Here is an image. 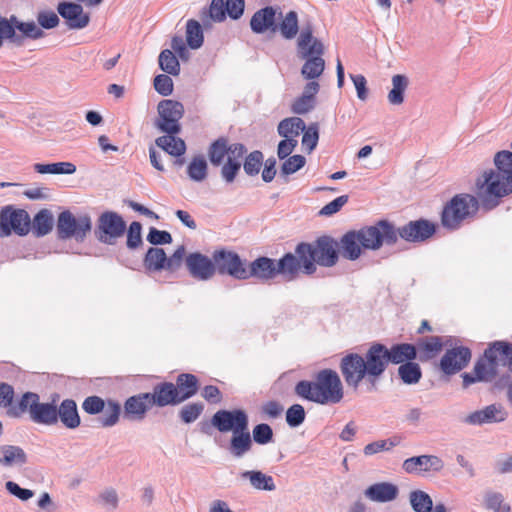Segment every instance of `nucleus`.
<instances>
[{"mask_svg": "<svg viewBox=\"0 0 512 512\" xmlns=\"http://www.w3.org/2000/svg\"><path fill=\"white\" fill-rule=\"evenodd\" d=\"M479 208L478 199L470 194H459L451 199L442 212V224L449 229L458 228L461 223L473 217Z\"/></svg>", "mask_w": 512, "mask_h": 512, "instance_id": "nucleus-8", "label": "nucleus"}, {"mask_svg": "<svg viewBox=\"0 0 512 512\" xmlns=\"http://www.w3.org/2000/svg\"><path fill=\"white\" fill-rule=\"evenodd\" d=\"M211 424L222 433L248 429V416L244 410H219L211 419Z\"/></svg>", "mask_w": 512, "mask_h": 512, "instance_id": "nucleus-13", "label": "nucleus"}, {"mask_svg": "<svg viewBox=\"0 0 512 512\" xmlns=\"http://www.w3.org/2000/svg\"><path fill=\"white\" fill-rule=\"evenodd\" d=\"M152 405L158 407H165L168 405L179 404L177 393L175 390V384L171 382H163L157 384L152 393H149Z\"/></svg>", "mask_w": 512, "mask_h": 512, "instance_id": "nucleus-25", "label": "nucleus"}, {"mask_svg": "<svg viewBox=\"0 0 512 512\" xmlns=\"http://www.w3.org/2000/svg\"><path fill=\"white\" fill-rule=\"evenodd\" d=\"M305 410L300 404H293L286 412V422L290 427H298L305 420Z\"/></svg>", "mask_w": 512, "mask_h": 512, "instance_id": "nucleus-57", "label": "nucleus"}, {"mask_svg": "<svg viewBox=\"0 0 512 512\" xmlns=\"http://www.w3.org/2000/svg\"><path fill=\"white\" fill-rule=\"evenodd\" d=\"M399 444V441L396 438H391L387 440H379L372 443L367 444L363 452L366 456H372L381 451H389L393 447Z\"/></svg>", "mask_w": 512, "mask_h": 512, "instance_id": "nucleus-53", "label": "nucleus"}, {"mask_svg": "<svg viewBox=\"0 0 512 512\" xmlns=\"http://www.w3.org/2000/svg\"><path fill=\"white\" fill-rule=\"evenodd\" d=\"M495 169L484 171L476 180V194L487 209L498 205V199L512 193V152L499 151L494 156Z\"/></svg>", "mask_w": 512, "mask_h": 512, "instance_id": "nucleus-2", "label": "nucleus"}, {"mask_svg": "<svg viewBox=\"0 0 512 512\" xmlns=\"http://www.w3.org/2000/svg\"><path fill=\"white\" fill-rule=\"evenodd\" d=\"M336 242L329 237L319 238L314 245L308 243H300L296 247V253L303 263V272L305 274H313L316 271L315 263L331 267L338 260L336 250Z\"/></svg>", "mask_w": 512, "mask_h": 512, "instance_id": "nucleus-5", "label": "nucleus"}, {"mask_svg": "<svg viewBox=\"0 0 512 512\" xmlns=\"http://www.w3.org/2000/svg\"><path fill=\"white\" fill-rule=\"evenodd\" d=\"M4 39H8L13 43L20 44L22 37L16 33H13V29L8 23V19L0 18V47L2 46Z\"/></svg>", "mask_w": 512, "mask_h": 512, "instance_id": "nucleus-63", "label": "nucleus"}, {"mask_svg": "<svg viewBox=\"0 0 512 512\" xmlns=\"http://www.w3.org/2000/svg\"><path fill=\"white\" fill-rule=\"evenodd\" d=\"M410 504L415 512H431L432 499L424 491H412L409 496Z\"/></svg>", "mask_w": 512, "mask_h": 512, "instance_id": "nucleus-47", "label": "nucleus"}, {"mask_svg": "<svg viewBox=\"0 0 512 512\" xmlns=\"http://www.w3.org/2000/svg\"><path fill=\"white\" fill-rule=\"evenodd\" d=\"M27 457L24 450L19 446L4 445L0 447V464L5 467L23 465Z\"/></svg>", "mask_w": 512, "mask_h": 512, "instance_id": "nucleus-34", "label": "nucleus"}, {"mask_svg": "<svg viewBox=\"0 0 512 512\" xmlns=\"http://www.w3.org/2000/svg\"><path fill=\"white\" fill-rule=\"evenodd\" d=\"M160 68L168 74L178 75L180 72V64L172 51L166 49L159 55Z\"/></svg>", "mask_w": 512, "mask_h": 512, "instance_id": "nucleus-50", "label": "nucleus"}, {"mask_svg": "<svg viewBox=\"0 0 512 512\" xmlns=\"http://www.w3.org/2000/svg\"><path fill=\"white\" fill-rule=\"evenodd\" d=\"M191 180L201 182L207 177V162L203 156H196L192 159L187 168Z\"/></svg>", "mask_w": 512, "mask_h": 512, "instance_id": "nucleus-49", "label": "nucleus"}, {"mask_svg": "<svg viewBox=\"0 0 512 512\" xmlns=\"http://www.w3.org/2000/svg\"><path fill=\"white\" fill-rule=\"evenodd\" d=\"M158 118L155 121V127L166 134H178L181 131L180 119L184 115V106L182 103L165 99L158 103Z\"/></svg>", "mask_w": 512, "mask_h": 512, "instance_id": "nucleus-10", "label": "nucleus"}, {"mask_svg": "<svg viewBox=\"0 0 512 512\" xmlns=\"http://www.w3.org/2000/svg\"><path fill=\"white\" fill-rule=\"evenodd\" d=\"M507 416V411L501 405L492 404L470 413L464 418V422L469 425L499 423L503 422Z\"/></svg>", "mask_w": 512, "mask_h": 512, "instance_id": "nucleus-21", "label": "nucleus"}, {"mask_svg": "<svg viewBox=\"0 0 512 512\" xmlns=\"http://www.w3.org/2000/svg\"><path fill=\"white\" fill-rule=\"evenodd\" d=\"M120 411V404L109 400L105 403V408L102 410L103 415L100 417L99 422L103 427L114 426L119 420Z\"/></svg>", "mask_w": 512, "mask_h": 512, "instance_id": "nucleus-46", "label": "nucleus"}, {"mask_svg": "<svg viewBox=\"0 0 512 512\" xmlns=\"http://www.w3.org/2000/svg\"><path fill=\"white\" fill-rule=\"evenodd\" d=\"M305 62L301 68V75L306 80H315L319 78L325 69V60L321 56L304 59Z\"/></svg>", "mask_w": 512, "mask_h": 512, "instance_id": "nucleus-40", "label": "nucleus"}, {"mask_svg": "<svg viewBox=\"0 0 512 512\" xmlns=\"http://www.w3.org/2000/svg\"><path fill=\"white\" fill-rule=\"evenodd\" d=\"M177 134H166L156 139V145L168 154L180 157L186 151L184 140L176 136Z\"/></svg>", "mask_w": 512, "mask_h": 512, "instance_id": "nucleus-35", "label": "nucleus"}, {"mask_svg": "<svg viewBox=\"0 0 512 512\" xmlns=\"http://www.w3.org/2000/svg\"><path fill=\"white\" fill-rule=\"evenodd\" d=\"M252 436L257 444L265 445L272 441L273 430L268 424L261 423L253 428Z\"/></svg>", "mask_w": 512, "mask_h": 512, "instance_id": "nucleus-56", "label": "nucleus"}, {"mask_svg": "<svg viewBox=\"0 0 512 512\" xmlns=\"http://www.w3.org/2000/svg\"><path fill=\"white\" fill-rule=\"evenodd\" d=\"M167 256L161 248H150L145 256V266L148 270L159 271L166 269Z\"/></svg>", "mask_w": 512, "mask_h": 512, "instance_id": "nucleus-43", "label": "nucleus"}, {"mask_svg": "<svg viewBox=\"0 0 512 512\" xmlns=\"http://www.w3.org/2000/svg\"><path fill=\"white\" fill-rule=\"evenodd\" d=\"M53 227V217L50 211L43 209L36 214L33 221V230L37 236L48 234Z\"/></svg>", "mask_w": 512, "mask_h": 512, "instance_id": "nucleus-44", "label": "nucleus"}, {"mask_svg": "<svg viewBox=\"0 0 512 512\" xmlns=\"http://www.w3.org/2000/svg\"><path fill=\"white\" fill-rule=\"evenodd\" d=\"M276 22V9L272 6H267L253 14L250 20V27L251 30L257 34H262L266 31H271L274 33L277 31Z\"/></svg>", "mask_w": 512, "mask_h": 512, "instance_id": "nucleus-22", "label": "nucleus"}, {"mask_svg": "<svg viewBox=\"0 0 512 512\" xmlns=\"http://www.w3.org/2000/svg\"><path fill=\"white\" fill-rule=\"evenodd\" d=\"M277 275H283L288 279H293L298 272L303 271V263L301 258L292 253L285 254L281 259L276 261Z\"/></svg>", "mask_w": 512, "mask_h": 512, "instance_id": "nucleus-31", "label": "nucleus"}, {"mask_svg": "<svg viewBox=\"0 0 512 512\" xmlns=\"http://www.w3.org/2000/svg\"><path fill=\"white\" fill-rule=\"evenodd\" d=\"M279 24L277 30H279L281 36L286 40H292L296 37L299 32V21L298 14L296 11H289L284 16L279 13Z\"/></svg>", "mask_w": 512, "mask_h": 512, "instance_id": "nucleus-32", "label": "nucleus"}, {"mask_svg": "<svg viewBox=\"0 0 512 512\" xmlns=\"http://www.w3.org/2000/svg\"><path fill=\"white\" fill-rule=\"evenodd\" d=\"M398 494V487L390 482H379L372 484L364 491L366 498L378 503L394 501L398 497Z\"/></svg>", "mask_w": 512, "mask_h": 512, "instance_id": "nucleus-23", "label": "nucleus"}, {"mask_svg": "<svg viewBox=\"0 0 512 512\" xmlns=\"http://www.w3.org/2000/svg\"><path fill=\"white\" fill-rule=\"evenodd\" d=\"M152 406L149 393H140L126 400L124 404L125 415L133 420H142Z\"/></svg>", "mask_w": 512, "mask_h": 512, "instance_id": "nucleus-24", "label": "nucleus"}, {"mask_svg": "<svg viewBox=\"0 0 512 512\" xmlns=\"http://www.w3.org/2000/svg\"><path fill=\"white\" fill-rule=\"evenodd\" d=\"M245 272L244 280L254 278L261 282L270 281L277 276L276 260L260 256L252 262L246 261Z\"/></svg>", "mask_w": 512, "mask_h": 512, "instance_id": "nucleus-16", "label": "nucleus"}, {"mask_svg": "<svg viewBox=\"0 0 512 512\" xmlns=\"http://www.w3.org/2000/svg\"><path fill=\"white\" fill-rule=\"evenodd\" d=\"M105 403L106 402L98 396H89L83 401L82 408L86 413L94 415L102 412L105 408Z\"/></svg>", "mask_w": 512, "mask_h": 512, "instance_id": "nucleus-62", "label": "nucleus"}, {"mask_svg": "<svg viewBox=\"0 0 512 512\" xmlns=\"http://www.w3.org/2000/svg\"><path fill=\"white\" fill-rule=\"evenodd\" d=\"M226 5L224 0H212L209 7V16L215 22H221L226 18Z\"/></svg>", "mask_w": 512, "mask_h": 512, "instance_id": "nucleus-64", "label": "nucleus"}, {"mask_svg": "<svg viewBox=\"0 0 512 512\" xmlns=\"http://www.w3.org/2000/svg\"><path fill=\"white\" fill-rule=\"evenodd\" d=\"M306 163L302 155H293L287 158L281 166V174L290 175L300 170Z\"/></svg>", "mask_w": 512, "mask_h": 512, "instance_id": "nucleus-59", "label": "nucleus"}, {"mask_svg": "<svg viewBox=\"0 0 512 512\" xmlns=\"http://www.w3.org/2000/svg\"><path fill=\"white\" fill-rule=\"evenodd\" d=\"M471 352L466 347H456L446 351L440 361V369L447 375H453L466 367Z\"/></svg>", "mask_w": 512, "mask_h": 512, "instance_id": "nucleus-20", "label": "nucleus"}, {"mask_svg": "<svg viewBox=\"0 0 512 512\" xmlns=\"http://www.w3.org/2000/svg\"><path fill=\"white\" fill-rule=\"evenodd\" d=\"M57 12L65 19L70 29H83L90 22V15L84 12L83 7L79 3L60 2L57 6Z\"/></svg>", "mask_w": 512, "mask_h": 512, "instance_id": "nucleus-19", "label": "nucleus"}, {"mask_svg": "<svg viewBox=\"0 0 512 512\" xmlns=\"http://www.w3.org/2000/svg\"><path fill=\"white\" fill-rule=\"evenodd\" d=\"M25 412L29 413L34 423L48 426L57 424V406L53 403L40 402L39 395L36 393H24L13 413L19 416Z\"/></svg>", "mask_w": 512, "mask_h": 512, "instance_id": "nucleus-7", "label": "nucleus"}, {"mask_svg": "<svg viewBox=\"0 0 512 512\" xmlns=\"http://www.w3.org/2000/svg\"><path fill=\"white\" fill-rule=\"evenodd\" d=\"M240 478L247 480L250 486L256 490L274 491L276 485L272 476L260 470H247L240 473Z\"/></svg>", "mask_w": 512, "mask_h": 512, "instance_id": "nucleus-30", "label": "nucleus"}, {"mask_svg": "<svg viewBox=\"0 0 512 512\" xmlns=\"http://www.w3.org/2000/svg\"><path fill=\"white\" fill-rule=\"evenodd\" d=\"M198 386V379L195 375L189 373L178 375L176 379L175 390L179 402L182 403L194 396L198 391Z\"/></svg>", "mask_w": 512, "mask_h": 512, "instance_id": "nucleus-29", "label": "nucleus"}, {"mask_svg": "<svg viewBox=\"0 0 512 512\" xmlns=\"http://www.w3.org/2000/svg\"><path fill=\"white\" fill-rule=\"evenodd\" d=\"M512 359V344L495 342L485 350L484 359L478 361L474 367L475 377L470 374L463 376L464 384L469 385L476 380H491L496 373L498 363L506 365V360Z\"/></svg>", "mask_w": 512, "mask_h": 512, "instance_id": "nucleus-6", "label": "nucleus"}, {"mask_svg": "<svg viewBox=\"0 0 512 512\" xmlns=\"http://www.w3.org/2000/svg\"><path fill=\"white\" fill-rule=\"evenodd\" d=\"M234 148V143L228 145V141L225 138H219L214 141L208 150V156L210 162L214 166H219L223 163L225 157L227 160L231 157V150Z\"/></svg>", "mask_w": 512, "mask_h": 512, "instance_id": "nucleus-37", "label": "nucleus"}, {"mask_svg": "<svg viewBox=\"0 0 512 512\" xmlns=\"http://www.w3.org/2000/svg\"><path fill=\"white\" fill-rule=\"evenodd\" d=\"M302 132L303 147L306 148L308 152L313 151L316 148L319 140L318 124L312 123L308 127L305 126V130Z\"/></svg>", "mask_w": 512, "mask_h": 512, "instance_id": "nucleus-54", "label": "nucleus"}, {"mask_svg": "<svg viewBox=\"0 0 512 512\" xmlns=\"http://www.w3.org/2000/svg\"><path fill=\"white\" fill-rule=\"evenodd\" d=\"M186 41L190 48L198 49L203 44V32L196 20H189L186 25Z\"/></svg>", "mask_w": 512, "mask_h": 512, "instance_id": "nucleus-48", "label": "nucleus"}, {"mask_svg": "<svg viewBox=\"0 0 512 512\" xmlns=\"http://www.w3.org/2000/svg\"><path fill=\"white\" fill-rule=\"evenodd\" d=\"M142 226L139 222H132L127 231V247L130 249L137 248L142 243L141 236Z\"/></svg>", "mask_w": 512, "mask_h": 512, "instance_id": "nucleus-60", "label": "nucleus"}, {"mask_svg": "<svg viewBox=\"0 0 512 512\" xmlns=\"http://www.w3.org/2000/svg\"><path fill=\"white\" fill-rule=\"evenodd\" d=\"M1 218L6 230H8V236L12 232L20 236L28 234L31 221L29 214L25 210L7 206L1 210Z\"/></svg>", "mask_w": 512, "mask_h": 512, "instance_id": "nucleus-15", "label": "nucleus"}, {"mask_svg": "<svg viewBox=\"0 0 512 512\" xmlns=\"http://www.w3.org/2000/svg\"><path fill=\"white\" fill-rule=\"evenodd\" d=\"M245 153L246 148L243 144L234 143V148L231 150V157H229L221 169V175L227 183L234 181L241 168V160Z\"/></svg>", "mask_w": 512, "mask_h": 512, "instance_id": "nucleus-27", "label": "nucleus"}, {"mask_svg": "<svg viewBox=\"0 0 512 512\" xmlns=\"http://www.w3.org/2000/svg\"><path fill=\"white\" fill-rule=\"evenodd\" d=\"M215 274L228 275L236 280H244L246 260L239 254L228 249L213 252Z\"/></svg>", "mask_w": 512, "mask_h": 512, "instance_id": "nucleus-12", "label": "nucleus"}, {"mask_svg": "<svg viewBox=\"0 0 512 512\" xmlns=\"http://www.w3.org/2000/svg\"><path fill=\"white\" fill-rule=\"evenodd\" d=\"M252 448V438L248 429L237 430L231 436L227 447L230 455L236 459L244 457Z\"/></svg>", "mask_w": 512, "mask_h": 512, "instance_id": "nucleus-26", "label": "nucleus"}, {"mask_svg": "<svg viewBox=\"0 0 512 512\" xmlns=\"http://www.w3.org/2000/svg\"><path fill=\"white\" fill-rule=\"evenodd\" d=\"M58 420L68 429L79 427L81 420L74 400L65 399L60 406L57 407V421Z\"/></svg>", "mask_w": 512, "mask_h": 512, "instance_id": "nucleus-28", "label": "nucleus"}, {"mask_svg": "<svg viewBox=\"0 0 512 512\" xmlns=\"http://www.w3.org/2000/svg\"><path fill=\"white\" fill-rule=\"evenodd\" d=\"M185 265L189 274L196 280L207 281L215 275L213 257L209 258L199 252L187 255L185 258Z\"/></svg>", "mask_w": 512, "mask_h": 512, "instance_id": "nucleus-14", "label": "nucleus"}, {"mask_svg": "<svg viewBox=\"0 0 512 512\" xmlns=\"http://www.w3.org/2000/svg\"><path fill=\"white\" fill-rule=\"evenodd\" d=\"M294 391L298 397L320 405L339 403L344 395L341 379L331 369L321 370L312 381H299Z\"/></svg>", "mask_w": 512, "mask_h": 512, "instance_id": "nucleus-4", "label": "nucleus"}, {"mask_svg": "<svg viewBox=\"0 0 512 512\" xmlns=\"http://www.w3.org/2000/svg\"><path fill=\"white\" fill-rule=\"evenodd\" d=\"M8 23L11 25L13 29V33L15 30H18L22 33V36L31 38V39H39L44 36V32L35 22H22L19 21L15 16H12L8 19Z\"/></svg>", "mask_w": 512, "mask_h": 512, "instance_id": "nucleus-39", "label": "nucleus"}, {"mask_svg": "<svg viewBox=\"0 0 512 512\" xmlns=\"http://www.w3.org/2000/svg\"><path fill=\"white\" fill-rule=\"evenodd\" d=\"M277 130L284 138L296 139L305 130V122L299 117L285 118L278 124Z\"/></svg>", "mask_w": 512, "mask_h": 512, "instance_id": "nucleus-38", "label": "nucleus"}, {"mask_svg": "<svg viewBox=\"0 0 512 512\" xmlns=\"http://www.w3.org/2000/svg\"><path fill=\"white\" fill-rule=\"evenodd\" d=\"M33 168L39 174H73L76 172V166L71 162L36 163Z\"/></svg>", "mask_w": 512, "mask_h": 512, "instance_id": "nucleus-41", "label": "nucleus"}, {"mask_svg": "<svg viewBox=\"0 0 512 512\" xmlns=\"http://www.w3.org/2000/svg\"><path fill=\"white\" fill-rule=\"evenodd\" d=\"M59 239H75L82 242L92 229L91 217L87 214L75 216L70 211L58 215L56 224Z\"/></svg>", "mask_w": 512, "mask_h": 512, "instance_id": "nucleus-9", "label": "nucleus"}, {"mask_svg": "<svg viewBox=\"0 0 512 512\" xmlns=\"http://www.w3.org/2000/svg\"><path fill=\"white\" fill-rule=\"evenodd\" d=\"M485 506L493 512H510V505L504 502L502 494L497 492H488L485 495Z\"/></svg>", "mask_w": 512, "mask_h": 512, "instance_id": "nucleus-51", "label": "nucleus"}, {"mask_svg": "<svg viewBox=\"0 0 512 512\" xmlns=\"http://www.w3.org/2000/svg\"><path fill=\"white\" fill-rule=\"evenodd\" d=\"M96 503L108 512H114L119 506V496L117 491L108 487L103 489L96 498Z\"/></svg>", "mask_w": 512, "mask_h": 512, "instance_id": "nucleus-45", "label": "nucleus"}, {"mask_svg": "<svg viewBox=\"0 0 512 512\" xmlns=\"http://www.w3.org/2000/svg\"><path fill=\"white\" fill-rule=\"evenodd\" d=\"M297 50L301 59L323 56L324 45L318 38L314 37L311 25H306L301 29L297 38Z\"/></svg>", "mask_w": 512, "mask_h": 512, "instance_id": "nucleus-18", "label": "nucleus"}, {"mask_svg": "<svg viewBox=\"0 0 512 512\" xmlns=\"http://www.w3.org/2000/svg\"><path fill=\"white\" fill-rule=\"evenodd\" d=\"M417 356L416 347L402 343L388 349L385 345L374 343L364 355L350 353L341 359L340 370L346 384L357 389L365 383L368 391H375L388 364H404Z\"/></svg>", "mask_w": 512, "mask_h": 512, "instance_id": "nucleus-1", "label": "nucleus"}, {"mask_svg": "<svg viewBox=\"0 0 512 512\" xmlns=\"http://www.w3.org/2000/svg\"><path fill=\"white\" fill-rule=\"evenodd\" d=\"M263 161V155L260 151L251 152L245 159L244 171L248 175H256L259 173L261 164Z\"/></svg>", "mask_w": 512, "mask_h": 512, "instance_id": "nucleus-58", "label": "nucleus"}, {"mask_svg": "<svg viewBox=\"0 0 512 512\" xmlns=\"http://www.w3.org/2000/svg\"><path fill=\"white\" fill-rule=\"evenodd\" d=\"M204 406L202 403H190L182 407L180 410V418L184 423H192L198 419L203 412Z\"/></svg>", "mask_w": 512, "mask_h": 512, "instance_id": "nucleus-55", "label": "nucleus"}, {"mask_svg": "<svg viewBox=\"0 0 512 512\" xmlns=\"http://www.w3.org/2000/svg\"><path fill=\"white\" fill-rule=\"evenodd\" d=\"M154 88L159 94L168 96L173 92V81L168 75H157L154 78Z\"/></svg>", "mask_w": 512, "mask_h": 512, "instance_id": "nucleus-61", "label": "nucleus"}, {"mask_svg": "<svg viewBox=\"0 0 512 512\" xmlns=\"http://www.w3.org/2000/svg\"><path fill=\"white\" fill-rule=\"evenodd\" d=\"M416 350L421 361L434 358L443 348V342L439 336L422 338L417 343Z\"/></svg>", "mask_w": 512, "mask_h": 512, "instance_id": "nucleus-33", "label": "nucleus"}, {"mask_svg": "<svg viewBox=\"0 0 512 512\" xmlns=\"http://www.w3.org/2000/svg\"><path fill=\"white\" fill-rule=\"evenodd\" d=\"M402 468L409 474H421L427 472V455L414 456L404 460Z\"/></svg>", "mask_w": 512, "mask_h": 512, "instance_id": "nucleus-52", "label": "nucleus"}, {"mask_svg": "<svg viewBox=\"0 0 512 512\" xmlns=\"http://www.w3.org/2000/svg\"><path fill=\"white\" fill-rule=\"evenodd\" d=\"M392 88L388 92L387 100L391 105H401L404 94L409 86V78L404 74H395L391 79Z\"/></svg>", "mask_w": 512, "mask_h": 512, "instance_id": "nucleus-36", "label": "nucleus"}, {"mask_svg": "<svg viewBox=\"0 0 512 512\" xmlns=\"http://www.w3.org/2000/svg\"><path fill=\"white\" fill-rule=\"evenodd\" d=\"M126 230V222L114 211L103 212L98 220L95 234L104 244L113 245L121 238Z\"/></svg>", "mask_w": 512, "mask_h": 512, "instance_id": "nucleus-11", "label": "nucleus"}, {"mask_svg": "<svg viewBox=\"0 0 512 512\" xmlns=\"http://www.w3.org/2000/svg\"><path fill=\"white\" fill-rule=\"evenodd\" d=\"M396 240L400 236L409 242H421L435 233L434 224L427 220L410 221L408 224L396 229Z\"/></svg>", "mask_w": 512, "mask_h": 512, "instance_id": "nucleus-17", "label": "nucleus"}, {"mask_svg": "<svg viewBox=\"0 0 512 512\" xmlns=\"http://www.w3.org/2000/svg\"><path fill=\"white\" fill-rule=\"evenodd\" d=\"M396 231L394 225L382 220L373 226L364 227L358 231L347 232L341 238V253L349 260H356L361 255V249L377 250L384 243L394 244Z\"/></svg>", "mask_w": 512, "mask_h": 512, "instance_id": "nucleus-3", "label": "nucleus"}, {"mask_svg": "<svg viewBox=\"0 0 512 512\" xmlns=\"http://www.w3.org/2000/svg\"><path fill=\"white\" fill-rule=\"evenodd\" d=\"M398 375L405 384L412 385L420 381L422 371L419 364L411 361L399 366Z\"/></svg>", "mask_w": 512, "mask_h": 512, "instance_id": "nucleus-42", "label": "nucleus"}]
</instances>
